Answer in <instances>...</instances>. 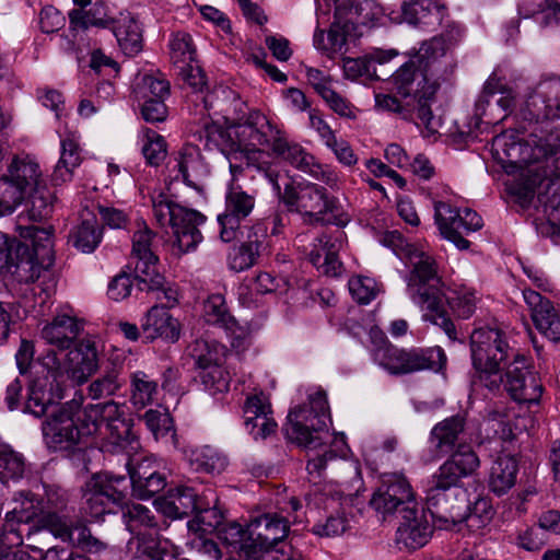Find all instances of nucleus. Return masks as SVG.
Wrapping results in <instances>:
<instances>
[{
	"instance_id": "nucleus-1",
	"label": "nucleus",
	"mask_w": 560,
	"mask_h": 560,
	"mask_svg": "<svg viewBox=\"0 0 560 560\" xmlns=\"http://www.w3.org/2000/svg\"><path fill=\"white\" fill-rule=\"evenodd\" d=\"M40 363L56 382V390L54 393L52 384L46 389V383L40 380L33 382L26 410L35 417H48L42 427L45 443L51 450L66 451L77 445L81 439L72 407L57 404L62 398L60 384L66 378L75 384L86 382L98 368L97 350L93 341L84 339L62 357L55 350H48L40 358Z\"/></svg>"
},
{
	"instance_id": "nucleus-2",
	"label": "nucleus",
	"mask_w": 560,
	"mask_h": 560,
	"mask_svg": "<svg viewBox=\"0 0 560 560\" xmlns=\"http://www.w3.org/2000/svg\"><path fill=\"white\" fill-rule=\"evenodd\" d=\"M238 147L247 152L250 162L273 155L287 161L298 170L323 182L331 189H339L340 179L336 172L324 170L315 158L300 144L290 141L279 126L272 124L262 113H253L246 122L237 125L231 131Z\"/></svg>"
},
{
	"instance_id": "nucleus-3",
	"label": "nucleus",
	"mask_w": 560,
	"mask_h": 560,
	"mask_svg": "<svg viewBox=\"0 0 560 560\" xmlns=\"http://www.w3.org/2000/svg\"><path fill=\"white\" fill-rule=\"evenodd\" d=\"M480 466L478 455L469 445H460L431 476L427 488V508L439 528H450L464 522L469 510L460 489L462 480Z\"/></svg>"
},
{
	"instance_id": "nucleus-4",
	"label": "nucleus",
	"mask_w": 560,
	"mask_h": 560,
	"mask_svg": "<svg viewBox=\"0 0 560 560\" xmlns=\"http://www.w3.org/2000/svg\"><path fill=\"white\" fill-rule=\"evenodd\" d=\"M550 124L522 126V131H506L493 139L498 154L506 158L512 166H529L548 162L549 156L560 153V129Z\"/></svg>"
},
{
	"instance_id": "nucleus-5",
	"label": "nucleus",
	"mask_w": 560,
	"mask_h": 560,
	"mask_svg": "<svg viewBox=\"0 0 560 560\" xmlns=\"http://www.w3.org/2000/svg\"><path fill=\"white\" fill-rule=\"evenodd\" d=\"M472 366L478 382L492 393L503 383L501 364L520 355L509 345L505 331L498 327L476 328L470 335Z\"/></svg>"
},
{
	"instance_id": "nucleus-6",
	"label": "nucleus",
	"mask_w": 560,
	"mask_h": 560,
	"mask_svg": "<svg viewBox=\"0 0 560 560\" xmlns=\"http://www.w3.org/2000/svg\"><path fill=\"white\" fill-rule=\"evenodd\" d=\"M273 188L288 211L301 214L311 223L325 221L327 214L340 226L350 221V215L340 209L338 199L330 196L323 186L313 183H287L281 191L280 185L273 183Z\"/></svg>"
},
{
	"instance_id": "nucleus-7",
	"label": "nucleus",
	"mask_w": 560,
	"mask_h": 560,
	"mask_svg": "<svg viewBox=\"0 0 560 560\" xmlns=\"http://www.w3.org/2000/svg\"><path fill=\"white\" fill-rule=\"evenodd\" d=\"M74 420L80 439L101 433L104 428L110 443L122 450L128 446L135 448L133 444H138L131 424L125 418L124 407L114 400L86 405L77 413Z\"/></svg>"
},
{
	"instance_id": "nucleus-8",
	"label": "nucleus",
	"mask_w": 560,
	"mask_h": 560,
	"mask_svg": "<svg viewBox=\"0 0 560 560\" xmlns=\"http://www.w3.org/2000/svg\"><path fill=\"white\" fill-rule=\"evenodd\" d=\"M330 420L327 396L324 390L308 395V402L298 406L288 415L285 434L292 442L315 450L328 435L327 422Z\"/></svg>"
},
{
	"instance_id": "nucleus-9",
	"label": "nucleus",
	"mask_w": 560,
	"mask_h": 560,
	"mask_svg": "<svg viewBox=\"0 0 560 560\" xmlns=\"http://www.w3.org/2000/svg\"><path fill=\"white\" fill-rule=\"evenodd\" d=\"M396 93L417 106V118L430 133L436 132L439 120L433 116L431 104L439 84L432 80L410 59L404 63L392 78Z\"/></svg>"
},
{
	"instance_id": "nucleus-10",
	"label": "nucleus",
	"mask_w": 560,
	"mask_h": 560,
	"mask_svg": "<svg viewBox=\"0 0 560 560\" xmlns=\"http://www.w3.org/2000/svg\"><path fill=\"white\" fill-rule=\"evenodd\" d=\"M152 211L160 226L171 228L174 246L179 254L194 250L201 242L202 235L198 228L205 222L206 217L200 212L174 202L164 194L152 197Z\"/></svg>"
},
{
	"instance_id": "nucleus-11",
	"label": "nucleus",
	"mask_w": 560,
	"mask_h": 560,
	"mask_svg": "<svg viewBox=\"0 0 560 560\" xmlns=\"http://www.w3.org/2000/svg\"><path fill=\"white\" fill-rule=\"evenodd\" d=\"M374 361L392 375H405L421 371H441L446 355L441 347L398 348L384 341L373 352Z\"/></svg>"
},
{
	"instance_id": "nucleus-12",
	"label": "nucleus",
	"mask_w": 560,
	"mask_h": 560,
	"mask_svg": "<svg viewBox=\"0 0 560 560\" xmlns=\"http://www.w3.org/2000/svg\"><path fill=\"white\" fill-rule=\"evenodd\" d=\"M43 184L36 161L30 156L14 158L0 177V214L11 213L27 194Z\"/></svg>"
},
{
	"instance_id": "nucleus-13",
	"label": "nucleus",
	"mask_w": 560,
	"mask_h": 560,
	"mask_svg": "<svg viewBox=\"0 0 560 560\" xmlns=\"http://www.w3.org/2000/svg\"><path fill=\"white\" fill-rule=\"evenodd\" d=\"M408 261L413 267L407 283L410 299L420 307H438L440 299L445 298V293L444 282L438 273L434 258L417 249L412 252Z\"/></svg>"
},
{
	"instance_id": "nucleus-14",
	"label": "nucleus",
	"mask_w": 560,
	"mask_h": 560,
	"mask_svg": "<svg viewBox=\"0 0 560 560\" xmlns=\"http://www.w3.org/2000/svg\"><path fill=\"white\" fill-rule=\"evenodd\" d=\"M370 505L382 521H386L396 512L405 514V509L417 506L416 494L404 474L386 472L382 475Z\"/></svg>"
},
{
	"instance_id": "nucleus-15",
	"label": "nucleus",
	"mask_w": 560,
	"mask_h": 560,
	"mask_svg": "<svg viewBox=\"0 0 560 560\" xmlns=\"http://www.w3.org/2000/svg\"><path fill=\"white\" fill-rule=\"evenodd\" d=\"M434 220L441 235L462 250L470 245L464 234L478 231L483 225L481 217L476 211L469 208L459 210L444 201L434 203Z\"/></svg>"
},
{
	"instance_id": "nucleus-16",
	"label": "nucleus",
	"mask_w": 560,
	"mask_h": 560,
	"mask_svg": "<svg viewBox=\"0 0 560 560\" xmlns=\"http://www.w3.org/2000/svg\"><path fill=\"white\" fill-rule=\"evenodd\" d=\"M520 115L527 125L551 124L560 119V79L541 80L527 95Z\"/></svg>"
},
{
	"instance_id": "nucleus-17",
	"label": "nucleus",
	"mask_w": 560,
	"mask_h": 560,
	"mask_svg": "<svg viewBox=\"0 0 560 560\" xmlns=\"http://www.w3.org/2000/svg\"><path fill=\"white\" fill-rule=\"evenodd\" d=\"M128 480L125 476L102 474L96 475L86 483L84 512L92 520H98L110 513L109 505L120 504L126 498Z\"/></svg>"
},
{
	"instance_id": "nucleus-18",
	"label": "nucleus",
	"mask_w": 560,
	"mask_h": 560,
	"mask_svg": "<svg viewBox=\"0 0 560 560\" xmlns=\"http://www.w3.org/2000/svg\"><path fill=\"white\" fill-rule=\"evenodd\" d=\"M66 506V501L57 493H47V502L40 506L35 502L31 493L20 492L19 497L14 498V506L5 513L3 532L15 536L11 544L19 545L22 542V536L19 532L21 524H27L34 518H38V524L42 527L40 518L48 511L61 512Z\"/></svg>"
},
{
	"instance_id": "nucleus-19",
	"label": "nucleus",
	"mask_w": 560,
	"mask_h": 560,
	"mask_svg": "<svg viewBox=\"0 0 560 560\" xmlns=\"http://www.w3.org/2000/svg\"><path fill=\"white\" fill-rule=\"evenodd\" d=\"M40 256L22 242H8L0 233V269H5L20 283L35 282L43 271Z\"/></svg>"
},
{
	"instance_id": "nucleus-20",
	"label": "nucleus",
	"mask_w": 560,
	"mask_h": 560,
	"mask_svg": "<svg viewBox=\"0 0 560 560\" xmlns=\"http://www.w3.org/2000/svg\"><path fill=\"white\" fill-rule=\"evenodd\" d=\"M255 196L232 186L225 196L224 212L218 215L220 238L225 242L238 240L243 230L247 228L246 221L255 208Z\"/></svg>"
},
{
	"instance_id": "nucleus-21",
	"label": "nucleus",
	"mask_w": 560,
	"mask_h": 560,
	"mask_svg": "<svg viewBox=\"0 0 560 560\" xmlns=\"http://www.w3.org/2000/svg\"><path fill=\"white\" fill-rule=\"evenodd\" d=\"M502 385L510 397L520 404H536L544 392L537 373L528 366L524 355H515V360L506 364Z\"/></svg>"
},
{
	"instance_id": "nucleus-22",
	"label": "nucleus",
	"mask_w": 560,
	"mask_h": 560,
	"mask_svg": "<svg viewBox=\"0 0 560 560\" xmlns=\"http://www.w3.org/2000/svg\"><path fill=\"white\" fill-rule=\"evenodd\" d=\"M460 32L454 27L443 34L421 43L419 49L410 58L432 80H436L445 72L443 59L457 44Z\"/></svg>"
},
{
	"instance_id": "nucleus-23",
	"label": "nucleus",
	"mask_w": 560,
	"mask_h": 560,
	"mask_svg": "<svg viewBox=\"0 0 560 560\" xmlns=\"http://www.w3.org/2000/svg\"><path fill=\"white\" fill-rule=\"evenodd\" d=\"M289 522L276 513H266L249 522V540H253L255 560L270 551L289 534Z\"/></svg>"
},
{
	"instance_id": "nucleus-24",
	"label": "nucleus",
	"mask_w": 560,
	"mask_h": 560,
	"mask_svg": "<svg viewBox=\"0 0 560 560\" xmlns=\"http://www.w3.org/2000/svg\"><path fill=\"white\" fill-rule=\"evenodd\" d=\"M244 423L248 433L255 439H266L277 430L269 397L262 392L248 396L245 400Z\"/></svg>"
},
{
	"instance_id": "nucleus-25",
	"label": "nucleus",
	"mask_w": 560,
	"mask_h": 560,
	"mask_svg": "<svg viewBox=\"0 0 560 560\" xmlns=\"http://www.w3.org/2000/svg\"><path fill=\"white\" fill-rule=\"evenodd\" d=\"M402 521L396 532V545L401 549L416 550L423 547L432 535V526L425 517L423 510L415 508L405 509Z\"/></svg>"
},
{
	"instance_id": "nucleus-26",
	"label": "nucleus",
	"mask_w": 560,
	"mask_h": 560,
	"mask_svg": "<svg viewBox=\"0 0 560 560\" xmlns=\"http://www.w3.org/2000/svg\"><path fill=\"white\" fill-rule=\"evenodd\" d=\"M523 298L536 328L549 340L560 341V315L552 302L530 289L523 291Z\"/></svg>"
},
{
	"instance_id": "nucleus-27",
	"label": "nucleus",
	"mask_w": 560,
	"mask_h": 560,
	"mask_svg": "<svg viewBox=\"0 0 560 560\" xmlns=\"http://www.w3.org/2000/svg\"><path fill=\"white\" fill-rule=\"evenodd\" d=\"M155 234L144 221L137 222V230L132 235L131 262L135 265V278L154 276L159 258L154 253Z\"/></svg>"
},
{
	"instance_id": "nucleus-28",
	"label": "nucleus",
	"mask_w": 560,
	"mask_h": 560,
	"mask_svg": "<svg viewBox=\"0 0 560 560\" xmlns=\"http://www.w3.org/2000/svg\"><path fill=\"white\" fill-rule=\"evenodd\" d=\"M267 233L261 224L248 229L246 240L234 247L228 257L229 268L241 272L255 266L266 249Z\"/></svg>"
},
{
	"instance_id": "nucleus-29",
	"label": "nucleus",
	"mask_w": 560,
	"mask_h": 560,
	"mask_svg": "<svg viewBox=\"0 0 560 560\" xmlns=\"http://www.w3.org/2000/svg\"><path fill=\"white\" fill-rule=\"evenodd\" d=\"M253 113H259V112L258 110L250 112L243 121L232 125L226 131H224L222 129V127L220 125H218L217 122H214L210 117H208V116L203 115V113H201V117L198 121H195V127L191 128V132L195 136H197L200 141H205V147L209 150L219 148V145L221 144V142L224 139V136L226 133L229 139L232 141L231 148L233 150L238 151L242 154H244V158L247 160L248 165L257 167L258 170H264V166L267 164V161H266L267 158H260L258 160V162H256V163L250 162L247 156V152L245 150H242L238 147L237 140L231 136L232 129L234 127H236L237 125L246 122V120Z\"/></svg>"
},
{
	"instance_id": "nucleus-30",
	"label": "nucleus",
	"mask_w": 560,
	"mask_h": 560,
	"mask_svg": "<svg viewBox=\"0 0 560 560\" xmlns=\"http://www.w3.org/2000/svg\"><path fill=\"white\" fill-rule=\"evenodd\" d=\"M342 247V234L331 236L323 234L315 240L314 248L308 257L313 266L322 273L337 277L342 271V264L338 258V252Z\"/></svg>"
},
{
	"instance_id": "nucleus-31",
	"label": "nucleus",
	"mask_w": 560,
	"mask_h": 560,
	"mask_svg": "<svg viewBox=\"0 0 560 560\" xmlns=\"http://www.w3.org/2000/svg\"><path fill=\"white\" fill-rule=\"evenodd\" d=\"M401 14L408 24L430 30L442 23L447 9L440 0H411L402 4Z\"/></svg>"
},
{
	"instance_id": "nucleus-32",
	"label": "nucleus",
	"mask_w": 560,
	"mask_h": 560,
	"mask_svg": "<svg viewBox=\"0 0 560 560\" xmlns=\"http://www.w3.org/2000/svg\"><path fill=\"white\" fill-rule=\"evenodd\" d=\"M141 328L149 340L158 338L176 342L180 336V324L163 306L153 305L144 315Z\"/></svg>"
},
{
	"instance_id": "nucleus-33",
	"label": "nucleus",
	"mask_w": 560,
	"mask_h": 560,
	"mask_svg": "<svg viewBox=\"0 0 560 560\" xmlns=\"http://www.w3.org/2000/svg\"><path fill=\"white\" fill-rule=\"evenodd\" d=\"M109 28L126 56L132 57L142 50V28L130 12H120L117 16L112 18Z\"/></svg>"
},
{
	"instance_id": "nucleus-34",
	"label": "nucleus",
	"mask_w": 560,
	"mask_h": 560,
	"mask_svg": "<svg viewBox=\"0 0 560 560\" xmlns=\"http://www.w3.org/2000/svg\"><path fill=\"white\" fill-rule=\"evenodd\" d=\"M42 528L48 529L54 536L63 541L72 542L80 548L90 540L92 534L90 528L81 523L68 521L60 512L48 511L42 518Z\"/></svg>"
},
{
	"instance_id": "nucleus-35",
	"label": "nucleus",
	"mask_w": 560,
	"mask_h": 560,
	"mask_svg": "<svg viewBox=\"0 0 560 560\" xmlns=\"http://www.w3.org/2000/svg\"><path fill=\"white\" fill-rule=\"evenodd\" d=\"M82 331L80 322L69 315H57L54 319L45 325L42 329V338L49 345L55 346L58 350H68Z\"/></svg>"
},
{
	"instance_id": "nucleus-36",
	"label": "nucleus",
	"mask_w": 560,
	"mask_h": 560,
	"mask_svg": "<svg viewBox=\"0 0 560 560\" xmlns=\"http://www.w3.org/2000/svg\"><path fill=\"white\" fill-rule=\"evenodd\" d=\"M465 430V418L460 415L452 416L436 423L430 433V443L439 454H452L460 446V435Z\"/></svg>"
},
{
	"instance_id": "nucleus-37",
	"label": "nucleus",
	"mask_w": 560,
	"mask_h": 560,
	"mask_svg": "<svg viewBox=\"0 0 560 560\" xmlns=\"http://www.w3.org/2000/svg\"><path fill=\"white\" fill-rule=\"evenodd\" d=\"M158 509L167 517L183 518L198 511L197 493L192 488L178 487L155 500Z\"/></svg>"
},
{
	"instance_id": "nucleus-38",
	"label": "nucleus",
	"mask_w": 560,
	"mask_h": 560,
	"mask_svg": "<svg viewBox=\"0 0 560 560\" xmlns=\"http://www.w3.org/2000/svg\"><path fill=\"white\" fill-rule=\"evenodd\" d=\"M182 179L191 187L209 174V168L197 145L187 143L182 147L175 159Z\"/></svg>"
},
{
	"instance_id": "nucleus-39",
	"label": "nucleus",
	"mask_w": 560,
	"mask_h": 560,
	"mask_svg": "<svg viewBox=\"0 0 560 560\" xmlns=\"http://www.w3.org/2000/svg\"><path fill=\"white\" fill-rule=\"evenodd\" d=\"M60 158L51 175L54 185H62L73 177V172L82 163L81 148L77 137L70 133L60 141Z\"/></svg>"
},
{
	"instance_id": "nucleus-40",
	"label": "nucleus",
	"mask_w": 560,
	"mask_h": 560,
	"mask_svg": "<svg viewBox=\"0 0 560 560\" xmlns=\"http://www.w3.org/2000/svg\"><path fill=\"white\" fill-rule=\"evenodd\" d=\"M517 471L518 465L514 456L499 455L490 468L489 490L498 497L508 493L515 486Z\"/></svg>"
},
{
	"instance_id": "nucleus-41",
	"label": "nucleus",
	"mask_w": 560,
	"mask_h": 560,
	"mask_svg": "<svg viewBox=\"0 0 560 560\" xmlns=\"http://www.w3.org/2000/svg\"><path fill=\"white\" fill-rule=\"evenodd\" d=\"M149 462L143 460L135 469H129V481L132 487V493L139 499H149L162 491L165 486L164 475L153 470L148 471Z\"/></svg>"
},
{
	"instance_id": "nucleus-42",
	"label": "nucleus",
	"mask_w": 560,
	"mask_h": 560,
	"mask_svg": "<svg viewBox=\"0 0 560 560\" xmlns=\"http://www.w3.org/2000/svg\"><path fill=\"white\" fill-rule=\"evenodd\" d=\"M103 231L94 213L85 211L81 214V222L73 229L70 240L75 248L82 253H92L100 245Z\"/></svg>"
},
{
	"instance_id": "nucleus-43",
	"label": "nucleus",
	"mask_w": 560,
	"mask_h": 560,
	"mask_svg": "<svg viewBox=\"0 0 560 560\" xmlns=\"http://www.w3.org/2000/svg\"><path fill=\"white\" fill-rule=\"evenodd\" d=\"M218 536L231 552L245 560H255L253 540H249V523L246 528L236 522L223 524L218 530Z\"/></svg>"
},
{
	"instance_id": "nucleus-44",
	"label": "nucleus",
	"mask_w": 560,
	"mask_h": 560,
	"mask_svg": "<svg viewBox=\"0 0 560 560\" xmlns=\"http://www.w3.org/2000/svg\"><path fill=\"white\" fill-rule=\"evenodd\" d=\"M522 170L520 178L506 184V191L512 202L526 209L534 200L536 187L542 180L537 173H528V166H516Z\"/></svg>"
},
{
	"instance_id": "nucleus-45",
	"label": "nucleus",
	"mask_w": 560,
	"mask_h": 560,
	"mask_svg": "<svg viewBox=\"0 0 560 560\" xmlns=\"http://www.w3.org/2000/svg\"><path fill=\"white\" fill-rule=\"evenodd\" d=\"M192 469L205 472H220L226 466V459L209 445L191 446L185 451Z\"/></svg>"
},
{
	"instance_id": "nucleus-46",
	"label": "nucleus",
	"mask_w": 560,
	"mask_h": 560,
	"mask_svg": "<svg viewBox=\"0 0 560 560\" xmlns=\"http://www.w3.org/2000/svg\"><path fill=\"white\" fill-rule=\"evenodd\" d=\"M159 393L158 382L143 371L130 375V402L137 409L152 404Z\"/></svg>"
},
{
	"instance_id": "nucleus-47",
	"label": "nucleus",
	"mask_w": 560,
	"mask_h": 560,
	"mask_svg": "<svg viewBox=\"0 0 560 560\" xmlns=\"http://www.w3.org/2000/svg\"><path fill=\"white\" fill-rule=\"evenodd\" d=\"M228 349L215 340H196L190 347V355L199 369L223 364Z\"/></svg>"
},
{
	"instance_id": "nucleus-48",
	"label": "nucleus",
	"mask_w": 560,
	"mask_h": 560,
	"mask_svg": "<svg viewBox=\"0 0 560 560\" xmlns=\"http://www.w3.org/2000/svg\"><path fill=\"white\" fill-rule=\"evenodd\" d=\"M141 290H147L155 294V299L162 303L161 306L167 310L178 303L177 287L167 282L159 272V268L154 270V276L150 275L145 278H138Z\"/></svg>"
},
{
	"instance_id": "nucleus-49",
	"label": "nucleus",
	"mask_w": 560,
	"mask_h": 560,
	"mask_svg": "<svg viewBox=\"0 0 560 560\" xmlns=\"http://www.w3.org/2000/svg\"><path fill=\"white\" fill-rule=\"evenodd\" d=\"M122 517L127 529L133 535H142L156 526L155 516L147 506L136 503L122 508Z\"/></svg>"
},
{
	"instance_id": "nucleus-50",
	"label": "nucleus",
	"mask_w": 560,
	"mask_h": 560,
	"mask_svg": "<svg viewBox=\"0 0 560 560\" xmlns=\"http://www.w3.org/2000/svg\"><path fill=\"white\" fill-rule=\"evenodd\" d=\"M26 464L23 455L13 451L0 441V481L20 480L23 478Z\"/></svg>"
},
{
	"instance_id": "nucleus-51",
	"label": "nucleus",
	"mask_w": 560,
	"mask_h": 560,
	"mask_svg": "<svg viewBox=\"0 0 560 560\" xmlns=\"http://www.w3.org/2000/svg\"><path fill=\"white\" fill-rule=\"evenodd\" d=\"M135 93L138 101L165 100L170 94V83L160 74L145 73L139 78Z\"/></svg>"
},
{
	"instance_id": "nucleus-52",
	"label": "nucleus",
	"mask_w": 560,
	"mask_h": 560,
	"mask_svg": "<svg viewBox=\"0 0 560 560\" xmlns=\"http://www.w3.org/2000/svg\"><path fill=\"white\" fill-rule=\"evenodd\" d=\"M20 235L24 238L32 240L31 249L36 254V256H40L42 260H47V266H50L52 262V240L51 233L46 229H40L34 225L31 226H20Z\"/></svg>"
},
{
	"instance_id": "nucleus-53",
	"label": "nucleus",
	"mask_w": 560,
	"mask_h": 560,
	"mask_svg": "<svg viewBox=\"0 0 560 560\" xmlns=\"http://www.w3.org/2000/svg\"><path fill=\"white\" fill-rule=\"evenodd\" d=\"M167 544V540L162 541L152 529L133 536L129 541V547L132 549L135 546L138 553L148 556L152 560H163Z\"/></svg>"
},
{
	"instance_id": "nucleus-54",
	"label": "nucleus",
	"mask_w": 560,
	"mask_h": 560,
	"mask_svg": "<svg viewBox=\"0 0 560 560\" xmlns=\"http://www.w3.org/2000/svg\"><path fill=\"white\" fill-rule=\"evenodd\" d=\"M521 16L536 18L540 23L549 24L551 21L560 22V0H546L545 3L529 4L523 2L518 5Z\"/></svg>"
},
{
	"instance_id": "nucleus-55",
	"label": "nucleus",
	"mask_w": 560,
	"mask_h": 560,
	"mask_svg": "<svg viewBox=\"0 0 560 560\" xmlns=\"http://www.w3.org/2000/svg\"><path fill=\"white\" fill-rule=\"evenodd\" d=\"M348 285L352 298L362 305L371 303L383 291L382 284L364 276L352 277Z\"/></svg>"
},
{
	"instance_id": "nucleus-56",
	"label": "nucleus",
	"mask_w": 560,
	"mask_h": 560,
	"mask_svg": "<svg viewBox=\"0 0 560 560\" xmlns=\"http://www.w3.org/2000/svg\"><path fill=\"white\" fill-rule=\"evenodd\" d=\"M171 60L175 67L195 61L196 49L189 34L177 32L170 40Z\"/></svg>"
},
{
	"instance_id": "nucleus-57",
	"label": "nucleus",
	"mask_w": 560,
	"mask_h": 560,
	"mask_svg": "<svg viewBox=\"0 0 560 560\" xmlns=\"http://www.w3.org/2000/svg\"><path fill=\"white\" fill-rule=\"evenodd\" d=\"M199 377L205 389L211 395L229 390L231 377L222 364L200 369Z\"/></svg>"
},
{
	"instance_id": "nucleus-58",
	"label": "nucleus",
	"mask_w": 560,
	"mask_h": 560,
	"mask_svg": "<svg viewBox=\"0 0 560 560\" xmlns=\"http://www.w3.org/2000/svg\"><path fill=\"white\" fill-rule=\"evenodd\" d=\"M142 153L150 165H160L166 156L164 138L152 129H144L142 131Z\"/></svg>"
},
{
	"instance_id": "nucleus-59",
	"label": "nucleus",
	"mask_w": 560,
	"mask_h": 560,
	"mask_svg": "<svg viewBox=\"0 0 560 560\" xmlns=\"http://www.w3.org/2000/svg\"><path fill=\"white\" fill-rule=\"evenodd\" d=\"M30 197V205L27 208V217L31 221L37 222L47 218L52 210L51 194L46 188L45 184L32 190Z\"/></svg>"
},
{
	"instance_id": "nucleus-60",
	"label": "nucleus",
	"mask_w": 560,
	"mask_h": 560,
	"mask_svg": "<svg viewBox=\"0 0 560 560\" xmlns=\"http://www.w3.org/2000/svg\"><path fill=\"white\" fill-rule=\"evenodd\" d=\"M124 385L120 374L112 370L110 372L95 378L88 387L89 396L92 399H101L115 395Z\"/></svg>"
},
{
	"instance_id": "nucleus-61",
	"label": "nucleus",
	"mask_w": 560,
	"mask_h": 560,
	"mask_svg": "<svg viewBox=\"0 0 560 560\" xmlns=\"http://www.w3.org/2000/svg\"><path fill=\"white\" fill-rule=\"evenodd\" d=\"M142 419L155 440L165 438L168 433H172V439L175 438L173 419L166 410L149 409Z\"/></svg>"
},
{
	"instance_id": "nucleus-62",
	"label": "nucleus",
	"mask_w": 560,
	"mask_h": 560,
	"mask_svg": "<svg viewBox=\"0 0 560 560\" xmlns=\"http://www.w3.org/2000/svg\"><path fill=\"white\" fill-rule=\"evenodd\" d=\"M203 316L207 323L223 328L234 318L228 311L225 300L221 294L208 298L203 306Z\"/></svg>"
},
{
	"instance_id": "nucleus-63",
	"label": "nucleus",
	"mask_w": 560,
	"mask_h": 560,
	"mask_svg": "<svg viewBox=\"0 0 560 560\" xmlns=\"http://www.w3.org/2000/svg\"><path fill=\"white\" fill-rule=\"evenodd\" d=\"M375 108L381 112H392L408 119L413 113L417 114V106L408 104V100H399L396 96L385 93L375 94Z\"/></svg>"
},
{
	"instance_id": "nucleus-64",
	"label": "nucleus",
	"mask_w": 560,
	"mask_h": 560,
	"mask_svg": "<svg viewBox=\"0 0 560 560\" xmlns=\"http://www.w3.org/2000/svg\"><path fill=\"white\" fill-rule=\"evenodd\" d=\"M494 511L492 504L487 498H478L467 511L464 521L468 522V526L472 528H481L486 526L493 517Z\"/></svg>"
}]
</instances>
